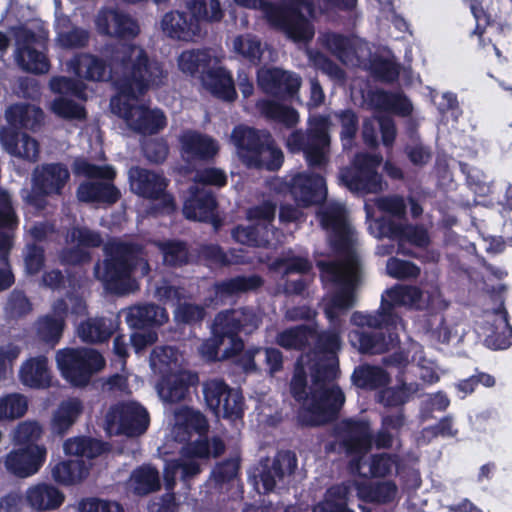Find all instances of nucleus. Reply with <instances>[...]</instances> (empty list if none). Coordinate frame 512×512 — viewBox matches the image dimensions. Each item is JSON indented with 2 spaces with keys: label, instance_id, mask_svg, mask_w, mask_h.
Returning <instances> with one entry per match:
<instances>
[{
  "label": "nucleus",
  "instance_id": "obj_1",
  "mask_svg": "<svg viewBox=\"0 0 512 512\" xmlns=\"http://www.w3.org/2000/svg\"><path fill=\"white\" fill-rule=\"evenodd\" d=\"M110 52L112 65L120 73L117 81L118 95L110 101L112 112L123 118L129 128L138 134L159 133L167 125L163 111L135 105L131 101L164 84L167 72L163 64L150 58L139 45H117Z\"/></svg>",
  "mask_w": 512,
  "mask_h": 512
},
{
  "label": "nucleus",
  "instance_id": "obj_2",
  "mask_svg": "<svg viewBox=\"0 0 512 512\" xmlns=\"http://www.w3.org/2000/svg\"><path fill=\"white\" fill-rule=\"evenodd\" d=\"M103 254L102 262L94 266V275L111 294L125 295L136 290L134 273L139 269L146 276L151 270L141 243L112 239L103 245Z\"/></svg>",
  "mask_w": 512,
  "mask_h": 512
},
{
  "label": "nucleus",
  "instance_id": "obj_3",
  "mask_svg": "<svg viewBox=\"0 0 512 512\" xmlns=\"http://www.w3.org/2000/svg\"><path fill=\"white\" fill-rule=\"evenodd\" d=\"M231 142L247 168L274 172L283 165V152L267 130L236 125L231 132Z\"/></svg>",
  "mask_w": 512,
  "mask_h": 512
},
{
  "label": "nucleus",
  "instance_id": "obj_4",
  "mask_svg": "<svg viewBox=\"0 0 512 512\" xmlns=\"http://www.w3.org/2000/svg\"><path fill=\"white\" fill-rule=\"evenodd\" d=\"M190 13L170 11L161 20L163 32L172 39L191 41L200 34L201 20L219 22L224 17L219 0H188Z\"/></svg>",
  "mask_w": 512,
  "mask_h": 512
},
{
  "label": "nucleus",
  "instance_id": "obj_5",
  "mask_svg": "<svg viewBox=\"0 0 512 512\" xmlns=\"http://www.w3.org/2000/svg\"><path fill=\"white\" fill-rule=\"evenodd\" d=\"M262 323V316L253 306H242L219 311L212 324V334L227 338L230 345L223 350V358L230 359L244 349L241 333L250 335Z\"/></svg>",
  "mask_w": 512,
  "mask_h": 512
},
{
  "label": "nucleus",
  "instance_id": "obj_6",
  "mask_svg": "<svg viewBox=\"0 0 512 512\" xmlns=\"http://www.w3.org/2000/svg\"><path fill=\"white\" fill-rule=\"evenodd\" d=\"M321 272L329 276L338 289L324 305L326 318L335 323L340 314L348 311L354 305V291L358 282V267L353 257L346 261H328L319 264Z\"/></svg>",
  "mask_w": 512,
  "mask_h": 512
},
{
  "label": "nucleus",
  "instance_id": "obj_7",
  "mask_svg": "<svg viewBox=\"0 0 512 512\" xmlns=\"http://www.w3.org/2000/svg\"><path fill=\"white\" fill-rule=\"evenodd\" d=\"M56 364L61 376L74 387L87 386L94 374L105 367L100 352L89 348H64L56 353Z\"/></svg>",
  "mask_w": 512,
  "mask_h": 512
},
{
  "label": "nucleus",
  "instance_id": "obj_8",
  "mask_svg": "<svg viewBox=\"0 0 512 512\" xmlns=\"http://www.w3.org/2000/svg\"><path fill=\"white\" fill-rule=\"evenodd\" d=\"M381 162L378 154L356 153L350 165L340 169V183L356 194L379 193L382 190V175L378 172Z\"/></svg>",
  "mask_w": 512,
  "mask_h": 512
},
{
  "label": "nucleus",
  "instance_id": "obj_9",
  "mask_svg": "<svg viewBox=\"0 0 512 512\" xmlns=\"http://www.w3.org/2000/svg\"><path fill=\"white\" fill-rule=\"evenodd\" d=\"M345 402V395L338 385L310 387V403L298 414L302 426L315 427L333 421Z\"/></svg>",
  "mask_w": 512,
  "mask_h": 512
},
{
  "label": "nucleus",
  "instance_id": "obj_10",
  "mask_svg": "<svg viewBox=\"0 0 512 512\" xmlns=\"http://www.w3.org/2000/svg\"><path fill=\"white\" fill-rule=\"evenodd\" d=\"M149 423L146 408L133 401L118 402L106 414L107 430L115 435L138 437L147 431Z\"/></svg>",
  "mask_w": 512,
  "mask_h": 512
},
{
  "label": "nucleus",
  "instance_id": "obj_11",
  "mask_svg": "<svg viewBox=\"0 0 512 512\" xmlns=\"http://www.w3.org/2000/svg\"><path fill=\"white\" fill-rule=\"evenodd\" d=\"M203 395L207 407L216 415L236 420L244 415V398L241 392L232 389L224 380L211 379L203 384Z\"/></svg>",
  "mask_w": 512,
  "mask_h": 512
},
{
  "label": "nucleus",
  "instance_id": "obj_12",
  "mask_svg": "<svg viewBox=\"0 0 512 512\" xmlns=\"http://www.w3.org/2000/svg\"><path fill=\"white\" fill-rule=\"evenodd\" d=\"M465 146L453 143V151L450 158L454 160L452 171H450V185L454 182V175L458 171L465 180L468 188L478 196H486L490 193L488 176L474 166L473 161L477 158V150L469 146L464 140Z\"/></svg>",
  "mask_w": 512,
  "mask_h": 512
},
{
  "label": "nucleus",
  "instance_id": "obj_13",
  "mask_svg": "<svg viewBox=\"0 0 512 512\" xmlns=\"http://www.w3.org/2000/svg\"><path fill=\"white\" fill-rule=\"evenodd\" d=\"M117 45H133L132 43H111L106 44L101 53L105 59L91 53H81L71 60V67L74 73L88 81L104 82L115 77V87L120 73L114 69L110 58V49Z\"/></svg>",
  "mask_w": 512,
  "mask_h": 512
},
{
  "label": "nucleus",
  "instance_id": "obj_14",
  "mask_svg": "<svg viewBox=\"0 0 512 512\" xmlns=\"http://www.w3.org/2000/svg\"><path fill=\"white\" fill-rule=\"evenodd\" d=\"M301 77L279 67L257 71V84L261 91L278 101H291L298 96Z\"/></svg>",
  "mask_w": 512,
  "mask_h": 512
},
{
  "label": "nucleus",
  "instance_id": "obj_15",
  "mask_svg": "<svg viewBox=\"0 0 512 512\" xmlns=\"http://www.w3.org/2000/svg\"><path fill=\"white\" fill-rule=\"evenodd\" d=\"M339 429L341 444L346 453L353 457L351 465L359 470L363 457L373 446L370 423L365 420L345 419Z\"/></svg>",
  "mask_w": 512,
  "mask_h": 512
},
{
  "label": "nucleus",
  "instance_id": "obj_16",
  "mask_svg": "<svg viewBox=\"0 0 512 512\" xmlns=\"http://www.w3.org/2000/svg\"><path fill=\"white\" fill-rule=\"evenodd\" d=\"M372 331H357L350 333V341L359 352L368 355H378L388 352L399 344L398 327L383 325L381 328H372Z\"/></svg>",
  "mask_w": 512,
  "mask_h": 512
},
{
  "label": "nucleus",
  "instance_id": "obj_17",
  "mask_svg": "<svg viewBox=\"0 0 512 512\" xmlns=\"http://www.w3.org/2000/svg\"><path fill=\"white\" fill-rule=\"evenodd\" d=\"M95 24L99 34L121 40H133L140 33L136 19L114 8L101 9L96 16Z\"/></svg>",
  "mask_w": 512,
  "mask_h": 512
},
{
  "label": "nucleus",
  "instance_id": "obj_18",
  "mask_svg": "<svg viewBox=\"0 0 512 512\" xmlns=\"http://www.w3.org/2000/svg\"><path fill=\"white\" fill-rule=\"evenodd\" d=\"M180 153L188 163L212 161L219 152L218 142L196 130L184 131L179 137Z\"/></svg>",
  "mask_w": 512,
  "mask_h": 512
},
{
  "label": "nucleus",
  "instance_id": "obj_19",
  "mask_svg": "<svg viewBox=\"0 0 512 512\" xmlns=\"http://www.w3.org/2000/svg\"><path fill=\"white\" fill-rule=\"evenodd\" d=\"M218 202L213 191L192 185L189 188V196L183 204V215L186 219L204 223L218 222L216 208Z\"/></svg>",
  "mask_w": 512,
  "mask_h": 512
},
{
  "label": "nucleus",
  "instance_id": "obj_20",
  "mask_svg": "<svg viewBox=\"0 0 512 512\" xmlns=\"http://www.w3.org/2000/svg\"><path fill=\"white\" fill-rule=\"evenodd\" d=\"M132 190L145 199L158 200L163 198L173 204L172 197L166 193L169 180L163 173H157L142 167H132L129 171Z\"/></svg>",
  "mask_w": 512,
  "mask_h": 512
},
{
  "label": "nucleus",
  "instance_id": "obj_21",
  "mask_svg": "<svg viewBox=\"0 0 512 512\" xmlns=\"http://www.w3.org/2000/svg\"><path fill=\"white\" fill-rule=\"evenodd\" d=\"M44 446L20 447L10 451L5 457L6 470L19 478L36 474L46 460Z\"/></svg>",
  "mask_w": 512,
  "mask_h": 512
},
{
  "label": "nucleus",
  "instance_id": "obj_22",
  "mask_svg": "<svg viewBox=\"0 0 512 512\" xmlns=\"http://www.w3.org/2000/svg\"><path fill=\"white\" fill-rule=\"evenodd\" d=\"M325 179L319 174L298 173L289 183V192L298 205L308 207L324 199Z\"/></svg>",
  "mask_w": 512,
  "mask_h": 512
},
{
  "label": "nucleus",
  "instance_id": "obj_23",
  "mask_svg": "<svg viewBox=\"0 0 512 512\" xmlns=\"http://www.w3.org/2000/svg\"><path fill=\"white\" fill-rule=\"evenodd\" d=\"M35 42L36 34L32 30H25L21 39L17 41L16 60L26 72L45 74L50 69V62L43 52L32 46Z\"/></svg>",
  "mask_w": 512,
  "mask_h": 512
},
{
  "label": "nucleus",
  "instance_id": "obj_24",
  "mask_svg": "<svg viewBox=\"0 0 512 512\" xmlns=\"http://www.w3.org/2000/svg\"><path fill=\"white\" fill-rule=\"evenodd\" d=\"M422 291L420 288L412 285L396 284L386 289L381 295V309L388 313L392 321L390 323L398 327L401 317L395 311L397 307L409 306L413 307L421 301Z\"/></svg>",
  "mask_w": 512,
  "mask_h": 512
},
{
  "label": "nucleus",
  "instance_id": "obj_25",
  "mask_svg": "<svg viewBox=\"0 0 512 512\" xmlns=\"http://www.w3.org/2000/svg\"><path fill=\"white\" fill-rule=\"evenodd\" d=\"M18 378L23 386L30 389L50 388L53 375L47 356L36 355L27 358L19 368Z\"/></svg>",
  "mask_w": 512,
  "mask_h": 512
},
{
  "label": "nucleus",
  "instance_id": "obj_26",
  "mask_svg": "<svg viewBox=\"0 0 512 512\" xmlns=\"http://www.w3.org/2000/svg\"><path fill=\"white\" fill-rule=\"evenodd\" d=\"M69 178V170L64 164H43L34 171V188H37L44 194L60 195Z\"/></svg>",
  "mask_w": 512,
  "mask_h": 512
},
{
  "label": "nucleus",
  "instance_id": "obj_27",
  "mask_svg": "<svg viewBox=\"0 0 512 512\" xmlns=\"http://www.w3.org/2000/svg\"><path fill=\"white\" fill-rule=\"evenodd\" d=\"M167 320L166 309L154 303L132 306L126 316L127 324L135 330H152L160 327Z\"/></svg>",
  "mask_w": 512,
  "mask_h": 512
},
{
  "label": "nucleus",
  "instance_id": "obj_28",
  "mask_svg": "<svg viewBox=\"0 0 512 512\" xmlns=\"http://www.w3.org/2000/svg\"><path fill=\"white\" fill-rule=\"evenodd\" d=\"M77 198L84 203L115 204L121 197L120 190L112 181L83 182L77 188Z\"/></svg>",
  "mask_w": 512,
  "mask_h": 512
},
{
  "label": "nucleus",
  "instance_id": "obj_29",
  "mask_svg": "<svg viewBox=\"0 0 512 512\" xmlns=\"http://www.w3.org/2000/svg\"><path fill=\"white\" fill-rule=\"evenodd\" d=\"M64 494L55 486L47 483H38L28 488L26 501L37 511L58 509L64 502Z\"/></svg>",
  "mask_w": 512,
  "mask_h": 512
},
{
  "label": "nucleus",
  "instance_id": "obj_30",
  "mask_svg": "<svg viewBox=\"0 0 512 512\" xmlns=\"http://www.w3.org/2000/svg\"><path fill=\"white\" fill-rule=\"evenodd\" d=\"M264 285V279L258 274L237 275L221 281H216L213 285L216 297L223 299L241 293L257 291Z\"/></svg>",
  "mask_w": 512,
  "mask_h": 512
},
{
  "label": "nucleus",
  "instance_id": "obj_31",
  "mask_svg": "<svg viewBox=\"0 0 512 512\" xmlns=\"http://www.w3.org/2000/svg\"><path fill=\"white\" fill-rule=\"evenodd\" d=\"M201 79L203 85L217 98L228 102L237 98L233 78L225 68H208Z\"/></svg>",
  "mask_w": 512,
  "mask_h": 512
},
{
  "label": "nucleus",
  "instance_id": "obj_32",
  "mask_svg": "<svg viewBox=\"0 0 512 512\" xmlns=\"http://www.w3.org/2000/svg\"><path fill=\"white\" fill-rule=\"evenodd\" d=\"M492 314L496 317L493 324L495 329L485 341L494 350L507 349L512 345V326L503 300L492 310Z\"/></svg>",
  "mask_w": 512,
  "mask_h": 512
},
{
  "label": "nucleus",
  "instance_id": "obj_33",
  "mask_svg": "<svg viewBox=\"0 0 512 512\" xmlns=\"http://www.w3.org/2000/svg\"><path fill=\"white\" fill-rule=\"evenodd\" d=\"M311 340H313V346L307 353V357L338 359V353L342 348V338L339 331L335 329L318 331L315 326V332Z\"/></svg>",
  "mask_w": 512,
  "mask_h": 512
},
{
  "label": "nucleus",
  "instance_id": "obj_34",
  "mask_svg": "<svg viewBox=\"0 0 512 512\" xmlns=\"http://www.w3.org/2000/svg\"><path fill=\"white\" fill-rule=\"evenodd\" d=\"M260 114L267 120L283 125L287 129L294 128L299 122L298 111L272 99H260L256 103Z\"/></svg>",
  "mask_w": 512,
  "mask_h": 512
},
{
  "label": "nucleus",
  "instance_id": "obj_35",
  "mask_svg": "<svg viewBox=\"0 0 512 512\" xmlns=\"http://www.w3.org/2000/svg\"><path fill=\"white\" fill-rule=\"evenodd\" d=\"M315 332V326L300 324L278 332L275 343L285 350L303 352L310 347V341Z\"/></svg>",
  "mask_w": 512,
  "mask_h": 512
},
{
  "label": "nucleus",
  "instance_id": "obj_36",
  "mask_svg": "<svg viewBox=\"0 0 512 512\" xmlns=\"http://www.w3.org/2000/svg\"><path fill=\"white\" fill-rule=\"evenodd\" d=\"M129 483L137 496H147L161 488L159 471L149 464L135 468L130 475Z\"/></svg>",
  "mask_w": 512,
  "mask_h": 512
},
{
  "label": "nucleus",
  "instance_id": "obj_37",
  "mask_svg": "<svg viewBox=\"0 0 512 512\" xmlns=\"http://www.w3.org/2000/svg\"><path fill=\"white\" fill-rule=\"evenodd\" d=\"M225 450L226 445L220 437L214 436L209 440L205 435L188 442L182 448V454L185 458L190 459H210L221 456Z\"/></svg>",
  "mask_w": 512,
  "mask_h": 512
},
{
  "label": "nucleus",
  "instance_id": "obj_38",
  "mask_svg": "<svg viewBox=\"0 0 512 512\" xmlns=\"http://www.w3.org/2000/svg\"><path fill=\"white\" fill-rule=\"evenodd\" d=\"M113 321L106 317L88 318L78 326L80 339L89 344L106 342L114 333Z\"/></svg>",
  "mask_w": 512,
  "mask_h": 512
},
{
  "label": "nucleus",
  "instance_id": "obj_39",
  "mask_svg": "<svg viewBox=\"0 0 512 512\" xmlns=\"http://www.w3.org/2000/svg\"><path fill=\"white\" fill-rule=\"evenodd\" d=\"M324 45L340 62L345 65L356 64L359 60L354 39L336 32L324 35Z\"/></svg>",
  "mask_w": 512,
  "mask_h": 512
},
{
  "label": "nucleus",
  "instance_id": "obj_40",
  "mask_svg": "<svg viewBox=\"0 0 512 512\" xmlns=\"http://www.w3.org/2000/svg\"><path fill=\"white\" fill-rule=\"evenodd\" d=\"M88 473L86 463L82 459L60 461L52 468L53 480L63 486L80 483L87 477Z\"/></svg>",
  "mask_w": 512,
  "mask_h": 512
},
{
  "label": "nucleus",
  "instance_id": "obj_41",
  "mask_svg": "<svg viewBox=\"0 0 512 512\" xmlns=\"http://www.w3.org/2000/svg\"><path fill=\"white\" fill-rule=\"evenodd\" d=\"M9 123L17 128L35 130L40 126L44 114L41 108L30 104H14L6 112Z\"/></svg>",
  "mask_w": 512,
  "mask_h": 512
},
{
  "label": "nucleus",
  "instance_id": "obj_42",
  "mask_svg": "<svg viewBox=\"0 0 512 512\" xmlns=\"http://www.w3.org/2000/svg\"><path fill=\"white\" fill-rule=\"evenodd\" d=\"M371 100L377 108L391 111L403 117L409 116L413 111L411 101L402 92L377 90L372 94Z\"/></svg>",
  "mask_w": 512,
  "mask_h": 512
},
{
  "label": "nucleus",
  "instance_id": "obj_43",
  "mask_svg": "<svg viewBox=\"0 0 512 512\" xmlns=\"http://www.w3.org/2000/svg\"><path fill=\"white\" fill-rule=\"evenodd\" d=\"M349 487L344 484H335L326 490L324 499L314 508V512H354L348 507Z\"/></svg>",
  "mask_w": 512,
  "mask_h": 512
},
{
  "label": "nucleus",
  "instance_id": "obj_44",
  "mask_svg": "<svg viewBox=\"0 0 512 512\" xmlns=\"http://www.w3.org/2000/svg\"><path fill=\"white\" fill-rule=\"evenodd\" d=\"M312 362L309 366L311 387H325L333 382L338 375V359L331 360L323 357H308Z\"/></svg>",
  "mask_w": 512,
  "mask_h": 512
},
{
  "label": "nucleus",
  "instance_id": "obj_45",
  "mask_svg": "<svg viewBox=\"0 0 512 512\" xmlns=\"http://www.w3.org/2000/svg\"><path fill=\"white\" fill-rule=\"evenodd\" d=\"M82 411L83 404L78 398H69L61 402L53 416V429L59 434L66 433L81 415Z\"/></svg>",
  "mask_w": 512,
  "mask_h": 512
},
{
  "label": "nucleus",
  "instance_id": "obj_46",
  "mask_svg": "<svg viewBox=\"0 0 512 512\" xmlns=\"http://www.w3.org/2000/svg\"><path fill=\"white\" fill-rule=\"evenodd\" d=\"M352 379L356 386L369 390L385 387L390 380L385 369L373 365L359 366L354 370Z\"/></svg>",
  "mask_w": 512,
  "mask_h": 512
},
{
  "label": "nucleus",
  "instance_id": "obj_47",
  "mask_svg": "<svg viewBox=\"0 0 512 512\" xmlns=\"http://www.w3.org/2000/svg\"><path fill=\"white\" fill-rule=\"evenodd\" d=\"M397 491V485L393 481L362 484L358 488V494L362 500L377 504L392 502Z\"/></svg>",
  "mask_w": 512,
  "mask_h": 512
},
{
  "label": "nucleus",
  "instance_id": "obj_48",
  "mask_svg": "<svg viewBox=\"0 0 512 512\" xmlns=\"http://www.w3.org/2000/svg\"><path fill=\"white\" fill-rule=\"evenodd\" d=\"M65 328V319L56 315H44L36 322V334L39 340L54 347L61 339Z\"/></svg>",
  "mask_w": 512,
  "mask_h": 512
},
{
  "label": "nucleus",
  "instance_id": "obj_49",
  "mask_svg": "<svg viewBox=\"0 0 512 512\" xmlns=\"http://www.w3.org/2000/svg\"><path fill=\"white\" fill-rule=\"evenodd\" d=\"M340 126V140L344 151L351 150L355 146V140L359 130V118L351 109H343L334 113Z\"/></svg>",
  "mask_w": 512,
  "mask_h": 512
},
{
  "label": "nucleus",
  "instance_id": "obj_50",
  "mask_svg": "<svg viewBox=\"0 0 512 512\" xmlns=\"http://www.w3.org/2000/svg\"><path fill=\"white\" fill-rule=\"evenodd\" d=\"M198 382V376L189 371H179L171 376L168 381L166 401L178 403L189 394L190 387Z\"/></svg>",
  "mask_w": 512,
  "mask_h": 512
},
{
  "label": "nucleus",
  "instance_id": "obj_51",
  "mask_svg": "<svg viewBox=\"0 0 512 512\" xmlns=\"http://www.w3.org/2000/svg\"><path fill=\"white\" fill-rule=\"evenodd\" d=\"M369 70L377 81L391 84L398 81L401 65L393 59L376 55L369 61Z\"/></svg>",
  "mask_w": 512,
  "mask_h": 512
},
{
  "label": "nucleus",
  "instance_id": "obj_52",
  "mask_svg": "<svg viewBox=\"0 0 512 512\" xmlns=\"http://www.w3.org/2000/svg\"><path fill=\"white\" fill-rule=\"evenodd\" d=\"M163 255V262L169 267H182L189 262V249L181 240H166L158 244Z\"/></svg>",
  "mask_w": 512,
  "mask_h": 512
},
{
  "label": "nucleus",
  "instance_id": "obj_53",
  "mask_svg": "<svg viewBox=\"0 0 512 512\" xmlns=\"http://www.w3.org/2000/svg\"><path fill=\"white\" fill-rule=\"evenodd\" d=\"M210 62V55L203 50L183 51L178 58L180 70L191 76L199 72L203 75L209 68Z\"/></svg>",
  "mask_w": 512,
  "mask_h": 512
},
{
  "label": "nucleus",
  "instance_id": "obj_54",
  "mask_svg": "<svg viewBox=\"0 0 512 512\" xmlns=\"http://www.w3.org/2000/svg\"><path fill=\"white\" fill-rule=\"evenodd\" d=\"M235 52L250 64L258 65L261 61L263 50L261 41L254 35H238L233 41Z\"/></svg>",
  "mask_w": 512,
  "mask_h": 512
},
{
  "label": "nucleus",
  "instance_id": "obj_55",
  "mask_svg": "<svg viewBox=\"0 0 512 512\" xmlns=\"http://www.w3.org/2000/svg\"><path fill=\"white\" fill-rule=\"evenodd\" d=\"M28 410V400L20 393H10L0 397V421L21 418Z\"/></svg>",
  "mask_w": 512,
  "mask_h": 512
},
{
  "label": "nucleus",
  "instance_id": "obj_56",
  "mask_svg": "<svg viewBox=\"0 0 512 512\" xmlns=\"http://www.w3.org/2000/svg\"><path fill=\"white\" fill-rule=\"evenodd\" d=\"M405 243L419 248L427 247L430 244V237L426 228L422 225L403 224L398 251L404 255H410L409 252L404 251Z\"/></svg>",
  "mask_w": 512,
  "mask_h": 512
},
{
  "label": "nucleus",
  "instance_id": "obj_57",
  "mask_svg": "<svg viewBox=\"0 0 512 512\" xmlns=\"http://www.w3.org/2000/svg\"><path fill=\"white\" fill-rule=\"evenodd\" d=\"M20 219L16 212L11 194L0 187V228L17 231Z\"/></svg>",
  "mask_w": 512,
  "mask_h": 512
},
{
  "label": "nucleus",
  "instance_id": "obj_58",
  "mask_svg": "<svg viewBox=\"0 0 512 512\" xmlns=\"http://www.w3.org/2000/svg\"><path fill=\"white\" fill-rule=\"evenodd\" d=\"M178 362V351L172 346H156L150 355V364L154 370L166 373Z\"/></svg>",
  "mask_w": 512,
  "mask_h": 512
},
{
  "label": "nucleus",
  "instance_id": "obj_59",
  "mask_svg": "<svg viewBox=\"0 0 512 512\" xmlns=\"http://www.w3.org/2000/svg\"><path fill=\"white\" fill-rule=\"evenodd\" d=\"M73 168L76 174L83 175L90 179L113 181L116 177V172L113 167L109 165H96L86 159L76 160Z\"/></svg>",
  "mask_w": 512,
  "mask_h": 512
},
{
  "label": "nucleus",
  "instance_id": "obj_60",
  "mask_svg": "<svg viewBox=\"0 0 512 512\" xmlns=\"http://www.w3.org/2000/svg\"><path fill=\"white\" fill-rule=\"evenodd\" d=\"M241 459L239 456L217 462L211 471V477L217 485L233 481L239 474Z\"/></svg>",
  "mask_w": 512,
  "mask_h": 512
},
{
  "label": "nucleus",
  "instance_id": "obj_61",
  "mask_svg": "<svg viewBox=\"0 0 512 512\" xmlns=\"http://www.w3.org/2000/svg\"><path fill=\"white\" fill-rule=\"evenodd\" d=\"M330 119L325 115H314L308 120L307 136L311 143L330 145Z\"/></svg>",
  "mask_w": 512,
  "mask_h": 512
},
{
  "label": "nucleus",
  "instance_id": "obj_62",
  "mask_svg": "<svg viewBox=\"0 0 512 512\" xmlns=\"http://www.w3.org/2000/svg\"><path fill=\"white\" fill-rule=\"evenodd\" d=\"M42 427L36 421H24L18 424L14 440L22 447L39 446L37 442L42 436Z\"/></svg>",
  "mask_w": 512,
  "mask_h": 512
},
{
  "label": "nucleus",
  "instance_id": "obj_63",
  "mask_svg": "<svg viewBox=\"0 0 512 512\" xmlns=\"http://www.w3.org/2000/svg\"><path fill=\"white\" fill-rule=\"evenodd\" d=\"M397 464L398 456L396 454H372L369 460V475L372 478H384L391 474Z\"/></svg>",
  "mask_w": 512,
  "mask_h": 512
},
{
  "label": "nucleus",
  "instance_id": "obj_64",
  "mask_svg": "<svg viewBox=\"0 0 512 512\" xmlns=\"http://www.w3.org/2000/svg\"><path fill=\"white\" fill-rule=\"evenodd\" d=\"M69 238L72 243H76L83 249L99 248L103 245V237L99 231L92 230L84 226L73 227L69 232Z\"/></svg>",
  "mask_w": 512,
  "mask_h": 512
}]
</instances>
